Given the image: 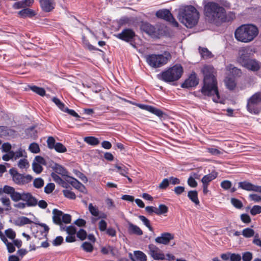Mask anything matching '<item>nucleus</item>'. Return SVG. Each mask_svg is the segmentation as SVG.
Wrapping results in <instances>:
<instances>
[{
  "label": "nucleus",
  "mask_w": 261,
  "mask_h": 261,
  "mask_svg": "<svg viewBox=\"0 0 261 261\" xmlns=\"http://www.w3.org/2000/svg\"><path fill=\"white\" fill-rule=\"evenodd\" d=\"M202 72L203 74V85L201 92L204 96H213V100L215 102H220L215 68L212 65H205Z\"/></svg>",
  "instance_id": "f257e3e1"
},
{
  "label": "nucleus",
  "mask_w": 261,
  "mask_h": 261,
  "mask_svg": "<svg viewBox=\"0 0 261 261\" xmlns=\"http://www.w3.org/2000/svg\"><path fill=\"white\" fill-rule=\"evenodd\" d=\"M204 14L206 21L217 25L227 20L224 8L214 2H208L204 6Z\"/></svg>",
  "instance_id": "f03ea898"
},
{
  "label": "nucleus",
  "mask_w": 261,
  "mask_h": 261,
  "mask_svg": "<svg viewBox=\"0 0 261 261\" xmlns=\"http://www.w3.org/2000/svg\"><path fill=\"white\" fill-rule=\"evenodd\" d=\"M177 17L180 22L187 28H192L197 24L199 14L194 7L191 5L186 6L179 8Z\"/></svg>",
  "instance_id": "7ed1b4c3"
},
{
  "label": "nucleus",
  "mask_w": 261,
  "mask_h": 261,
  "mask_svg": "<svg viewBox=\"0 0 261 261\" xmlns=\"http://www.w3.org/2000/svg\"><path fill=\"white\" fill-rule=\"evenodd\" d=\"M184 72L182 66L176 64L168 68L158 74L159 78L167 83L176 82L180 79Z\"/></svg>",
  "instance_id": "20e7f679"
},
{
  "label": "nucleus",
  "mask_w": 261,
  "mask_h": 261,
  "mask_svg": "<svg viewBox=\"0 0 261 261\" xmlns=\"http://www.w3.org/2000/svg\"><path fill=\"white\" fill-rule=\"evenodd\" d=\"M170 59L171 55L167 52H165L164 55L151 54L146 56V60L148 64L155 68L164 66Z\"/></svg>",
  "instance_id": "39448f33"
},
{
  "label": "nucleus",
  "mask_w": 261,
  "mask_h": 261,
  "mask_svg": "<svg viewBox=\"0 0 261 261\" xmlns=\"http://www.w3.org/2000/svg\"><path fill=\"white\" fill-rule=\"evenodd\" d=\"M9 173L12 177L13 181L18 185H24L30 182L33 177L30 175H24L18 172V171L14 169H10Z\"/></svg>",
  "instance_id": "423d86ee"
},
{
  "label": "nucleus",
  "mask_w": 261,
  "mask_h": 261,
  "mask_svg": "<svg viewBox=\"0 0 261 261\" xmlns=\"http://www.w3.org/2000/svg\"><path fill=\"white\" fill-rule=\"evenodd\" d=\"M260 102L261 92H256L248 100L247 105V110L251 113L258 114L259 110L257 106Z\"/></svg>",
  "instance_id": "0eeeda50"
},
{
  "label": "nucleus",
  "mask_w": 261,
  "mask_h": 261,
  "mask_svg": "<svg viewBox=\"0 0 261 261\" xmlns=\"http://www.w3.org/2000/svg\"><path fill=\"white\" fill-rule=\"evenodd\" d=\"M124 100L130 104L136 106L137 107H138V108H139L142 110L148 111V112H150L151 113L156 115V116H158L161 118L164 117L166 115V114L163 111H162L161 110L159 109H158L155 107H154L152 106L147 105H144V104H141V103H137L133 102L130 100H126V99H124Z\"/></svg>",
  "instance_id": "6e6552de"
},
{
  "label": "nucleus",
  "mask_w": 261,
  "mask_h": 261,
  "mask_svg": "<svg viewBox=\"0 0 261 261\" xmlns=\"http://www.w3.org/2000/svg\"><path fill=\"white\" fill-rule=\"evenodd\" d=\"M155 16L161 19L169 22L173 27H178V23L176 21L169 10L167 9L159 10L155 13Z\"/></svg>",
  "instance_id": "1a4fd4ad"
},
{
  "label": "nucleus",
  "mask_w": 261,
  "mask_h": 261,
  "mask_svg": "<svg viewBox=\"0 0 261 261\" xmlns=\"http://www.w3.org/2000/svg\"><path fill=\"white\" fill-rule=\"evenodd\" d=\"M3 191L5 194L10 195L11 199L14 202H18L20 200H22L23 193H20L16 191L14 188L12 187L5 185L3 187Z\"/></svg>",
  "instance_id": "9d476101"
},
{
  "label": "nucleus",
  "mask_w": 261,
  "mask_h": 261,
  "mask_svg": "<svg viewBox=\"0 0 261 261\" xmlns=\"http://www.w3.org/2000/svg\"><path fill=\"white\" fill-rule=\"evenodd\" d=\"M238 188L247 191H253L261 193V186L255 185L247 180L239 182Z\"/></svg>",
  "instance_id": "9b49d317"
},
{
  "label": "nucleus",
  "mask_w": 261,
  "mask_h": 261,
  "mask_svg": "<svg viewBox=\"0 0 261 261\" xmlns=\"http://www.w3.org/2000/svg\"><path fill=\"white\" fill-rule=\"evenodd\" d=\"M149 254L154 260H164L165 259V255L162 251L154 244L148 245Z\"/></svg>",
  "instance_id": "f8f14e48"
},
{
  "label": "nucleus",
  "mask_w": 261,
  "mask_h": 261,
  "mask_svg": "<svg viewBox=\"0 0 261 261\" xmlns=\"http://www.w3.org/2000/svg\"><path fill=\"white\" fill-rule=\"evenodd\" d=\"M249 50L248 48L242 47L239 50V56L237 61L243 67L249 61L250 58Z\"/></svg>",
  "instance_id": "ddd939ff"
},
{
  "label": "nucleus",
  "mask_w": 261,
  "mask_h": 261,
  "mask_svg": "<svg viewBox=\"0 0 261 261\" xmlns=\"http://www.w3.org/2000/svg\"><path fill=\"white\" fill-rule=\"evenodd\" d=\"M48 167L51 168L54 171V173L60 174L63 177H66L68 179V172L62 165L56 163L52 161H50Z\"/></svg>",
  "instance_id": "4468645a"
},
{
  "label": "nucleus",
  "mask_w": 261,
  "mask_h": 261,
  "mask_svg": "<svg viewBox=\"0 0 261 261\" xmlns=\"http://www.w3.org/2000/svg\"><path fill=\"white\" fill-rule=\"evenodd\" d=\"M199 83L195 72H192L189 77L181 84V87L184 88H189L196 86Z\"/></svg>",
  "instance_id": "2eb2a0df"
},
{
  "label": "nucleus",
  "mask_w": 261,
  "mask_h": 261,
  "mask_svg": "<svg viewBox=\"0 0 261 261\" xmlns=\"http://www.w3.org/2000/svg\"><path fill=\"white\" fill-rule=\"evenodd\" d=\"M243 67L248 70L257 72L261 69V62L255 59H250Z\"/></svg>",
  "instance_id": "dca6fc26"
},
{
  "label": "nucleus",
  "mask_w": 261,
  "mask_h": 261,
  "mask_svg": "<svg viewBox=\"0 0 261 261\" xmlns=\"http://www.w3.org/2000/svg\"><path fill=\"white\" fill-rule=\"evenodd\" d=\"M27 207H34L37 205L38 200L30 192H23L22 200Z\"/></svg>",
  "instance_id": "f3484780"
},
{
  "label": "nucleus",
  "mask_w": 261,
  "mask_h": 261,
  "mask_svg": "<svg viewBox=\"0 0 261 261\" xmlns=\"http://www.w3.org/2000/svg\"><path fill=\"white\" fill-rule=\"evenodd\" d=\"M234 33H258V30L254 24H245L238 27Z\"/></svg>",
  "instance_id": "a211bd4d"
},
{
  "label": "nucleus",
  "mask_w": 261,
  "mask_h": 261,
  "mask_svg": "<svg viewBox=\"0 0 261 261\" xmlns=\"http://www.w3.org/2000/svg\"><path fill=\"white\" fill-rule=\"evenodd\" d=\"M173 239L174 235L173 234L169 232H164L161 234L160 237L156 238L155 241L159 244L167 245Z\"/></svg>",
  "instance_id": "6ab92c4d"
},
{
  "label": "nucleus",
  "mask_w": 261,
  "mask_h": 261,
  "mask_svg": "<svg viewBox=\"0 0 261 261\" xmlns=\"http://www.w3.org/2000/svg\"><path fill=\"white\" fill-rule=\"evenodd\" d=\"M236 39L239 41L247 43L253 40L258 34H234Z\"/></svg>",
  "instance_id": "aec40b11"
},
{
  "label": "nucleus",
  "mask_w": 261,
  "mask_h": 261,
  "mask_svg": "<svg viewBox=\"0 0 261 261\" xmlns=\"http://www.w3.org/2000/svg\"><path fill=\"white\" fill-rule=\"evenodd\" d=\"M67 181L70 183L73 187L83 193H85L86 189L85 186L77 180L76 178L68 176V179H66Z\"/></svg>",
  "instance_id": "412c9836"
},
{
  "label": "nucleus",
  "mask_w": 261,
  "mask_h": 261,
  "mask_svg": "<svg viewBox=\"0 0 261 261\" xmlns=\"http://www.w3.org/2000/svg\"><path fill=\"white\" fill-rule=\"evenodd\" d=\"M40 6L45 12H50L54 8V0H39Z\"/></svg>",
  "instance_id": "4be33fe9"
},
{
  "label": "nucleus",
  "mask_w": 261,
  "mask_h": 261,
  "mask_svg": "<svg viewBox=\"0 0 261 261\" xmlns=\"http://www.w3.org/2000/svg\"><path fill=\"white\" fill-rule=\"evenodd\" d=\"M53 220L54 223L57 225H62V217L63 213L62 211L55 208L53 210Z\"/></svg>",
  "instance_id": "5701e85b"
},
{
  "label": "nucleus",
  "mask_w": 261,
  "mask_h": 261,
  "mask_svg": "<svg viewBox=\"0 0 261 261\" xmlns=\"http://www.w3.org/2000/svg\"><path fill=\"white\" fill-rule=\"evenodd\" d=\"M140 27L141 31L144 33L156 32V28L147 22H141Z\"/></svg>",
  "instance_id": "b1692460"
},
{
  "label": "nucleus",
  "mask_w": 261,
  "mask_h": 261,
  "mask_svg": "<svg viewBox=\"0 0 261 261\" xmlns=\"http://www.w3.org/2000/svg\"><path fill=\"white\" fill-rule=\"evenodd\" d=\"M82 44L83 47L88 50L91 51H101V50L96 48L92 44L90 43L88 40H87L85 36H83L82 37Z\"/></svg>",
  "instance_id": "393cba45"
},
{
  "label": "nucleus",
  "mask_w": 261,
  "mask_h": 261,
  "mask_svg": "<svg viewBox=\"0 0 261 261\" xmlns=\"http://www.w3.org/2000/svg\"><path fill=\"white\" fill-rule=\"evenodd\" d=\"M217 177V173L216 172H212L210 174L204 175L201 179L202 184L208 185L212 180L216 178Z\"/></svg>",
  "instance_id": "a878e982"
},
{
  "label": "nucleus",
  "mask_w": 261,
  "mask_h": 261,
  "mask_svg": "<svg viewBox=\"0 0 261 261\" xmlns=\"http://www.w3.org/2000/svg\"><path fill=\"white\" fill-rule=\"evenodd\" d=\"M128 231L130 234L141 236L143 234V231L138 226L131 223H128Z\"/></svg>",
  "instance_id": "bb28decb"
},
{
  "label": "nucleus",
  "mask_w": 261,
  "mask_h": 261,
  "mask_svg": "<svg viewBox=\"0 0 261 261\" xmlns=\"http://www.w3.org/2000/svg\"><path fill=\"white\" fill-rule=\"evenodd\" d=\"M18 14L23 18L32 17L36 15V12L32 9L25 8L18 12Z\"/></svg>",
  "instance_id": "cd10ccee"
},
{
  "label": "nucleus",
  "mask_w": 261,
  "mask_h": 261,
  "mask_svg": "<svg viewBox=\"0 0 261 261\" xmlns=\"http://www.w3.org/2000/svg\"><path fill=\"white\" fill-rule=\"evenodd\" d=\"M188 198L195 204L199 205L200 201L198 197V192L196 190H191L188 193Z\"/></svg>",
  "instance_id": "c85d7f7f"
},
{
  "label": "nucleus",
  "mask_w": 261,
  "mask_h": 261,
  "mask_svg": "<svg viewBox=\"0 0 261 261\" xmlns=\"http://www.w3.org/2000/svg\"><path fill=\"white\" fill-rule=\"evenodd\" d=\"M199 50L201 57L204 59H210L214 56L207 48L199 47Z\"/></svg>",
  "instance_id": "c756f323"
},
{
  "label": "nucleus",
  "mask_w": 261,
  "mask_h": 261,
  "mask_svg": "<svg viewBox=\"0 0 261 261\" xmlns=\"http://www.w3.org/2000/svg\"><path fill=\"white\" fill-rule=\"evenodd\" d=\"M33 223L29 218L26 217H21L15 221V224L18 226H22L26 224H30Z\"/></svg>",
  "instance_id": "7c9ffc66"
},
{
  "label": "nucleus",
  "mask_w": 261,
  "mask_h": 261,
  "mask_svg": "<svg viewBox=\"0 0 261 261\" xmlns=\"http://www.w3.org/2000/svg\"><path fill=\"white\" fill-rule=\"evenodd\" d=\"M25 134L28 138L35 139L37 138V132L35 129V126H31L26 129Z\"/></svg>",
  "instance_id": "2f4dec72"
},
{
  "label": "nucleus",
  "mask_w": 261,
  "mask_h": 261,
  "mask_svg": "<svg viewBox=\"0 0 261 261\" xmlns=\"http://www.w3.org/2000/svg\"><path fill=\"white\" fill-rule=\"evenodd\" d=\"M114 167L116 169L115 171L123 176H126V174L128 173V169L123 165L119 166L118 164H116L114 165Z\"/></svg>",
  "instance_id": "473e14b6"
},
{
  "label": "nucleus",
  "mask_w": 261,
  "mask_h": 261,
  "mask_svg": "<svg viewBox=\"0 0 261 261\" xmlns=\"http://www.w3.org/2000/svg\"><path fill=\"white\" fill-rule=\"evenodd\" d=\"M84 140L87 144L92 146L97 145L99 143L98 139L95 137H86L84 138Z\"/></svg>",
  "instance_id": "72a5a7b5"
},
{
  "label": "nucleus",
  "mask_w": 261,
  "mask_h": 261,
  "mask_svg": "<svg viewBox=\"0 0 261 261\" xmlns=\"http://www.w3.org/2000/svg\"><path fill=\"white\" fill-rule=\"evenodd\" d=\"M51 176L56 183L62 185L63 187H67V184L57 174L52 172L51 173Z\"/></svg>",
  "instance_id": "f704fd0d"
},
{
  "label": "nucleus",
  "mask_w": 261,
  "mask_h": 261,
  "mask_svg": "<svg viewBox=\"0 0 261 261\" xmlns=\"http://www.w3.org/2000/svg\"><path fill=\"white\" fill-rule=\"evenodd\" d=\"M135 35V34H114L116 37L130 43L132 38L131 35Z\"/></svg>",
  "instance_id": "c9c22d12"
},
{
  "label": "nucleus",
  "mask_w": 261,
  "mask_h": 261,
  "mask_svg": "<svg viewBox=\"0 0 261 261\" xmlns=\"http://www.w3.org/2000/svg\"><path fill=\"white\" fill-rule=\"evenodd\" d=\"M225 83L227 88L230 90H233L236 86L234 79L231 77H226L225 80Z\"/></svg>",
  "instance_id": "e433bc0d"
},
{
  "label": "nucleus",
  "mask_w": 261,
  "mask_h": 261,
  "mask_svg": "<svg viewBox=\"0 0 261 261\" xmlns=\"http://www.w3.org/2000/svg\"><path fill=\"white\" fill-rule=\"evenodd\" d=\"M30 89L34 92L41 96H43L45 95V90L43 88L37 87L36 86H30Z\"/></svg>",
  "instance_id": "4c0bfd02"
},
{
  "label": "nucleus",
  "mask_w": 261,
  "mask_h": 261,
  "mask_svg": "<svg viewBox=\"0 0 261 261\" xmlns=\"http://www.w3.org/2000/svg\"><path fill=\"white\" fill-rule=\"evenodd\" d=\"M168 212V207L165 204H161L159 206V208H156L155 214L157 215H161L165 214Z\"/></svg>",
  "instance_id": "58836bf2"
},
{
  "label": "nucleus",
  "mask_w": 261,
  "mask_h": 261,
  "mask_svg": "<svg viewBox=\"0 0 261 261\" xmlns=\"http://www.w3.org/2000/svg\"><path fill=\"white\" fill-rule=\"evenodd\" d=\"M132 39L130 41V44L134 47H136L137 45H140L142 43L141 39L135 34V35H131Z\"/></svg>",
  "instance_id": "ea45409f"
},
{
  "label": "nucleus",
  "mask_w": 261,
  "mask_h": 261,
  "mask_svg": "<svg viewBox=\"0 0 261 261\" xmlns=\"http://www.w3.org/2000/svg\"><path fill=\"white\" fill-rule=\"evenodd\" d=\"M89 211L91 214L94 217H98L99 215V211L97 207L94 206L90 203L88 206Z\"/></svg>",
  "instance_id": "a19ab883"
},
{
  "label": "nucleus",
  "mask_w": 261,
  "mask_h": 261,
  "mask_svg": "<svg viewBox=\"0 0 261 261\" xmlns=\"http://www.w3.org/2000/svg\"><path fill=\"white\" fill-rule=\"evenodd\" d=\"M254 231L250 228H246L242 230V235L247 238H251L254 235Z\"/></svg>",
  "instance_id": "79ce46f5"
},
{
  "label": "nucleus",
  "mask_w": 261,
  "mask_h": 261,
  "mask_svg": "<svg viewBox=\"0 0 261 261\" xmlns=\"http://www.w3.org/2000/svg\"><path fill=\"white\" fill-rule=\"evenodd\" d=\"M82 249L87 252H92L93 250V246L89 242H85L82 245Z\"/></svg>",
  "instance_id": "37998d69"
},
{
  "label": "nucleus",
  "mask_w": 261,
  "mask_h": 261,
  "mask_svg": "<svg viewBox=\"0 0 261 261\" xmlns=\"http://www.w3.org/2000/svg\"><path fill=\"white\" fill-rule=\"evenodd\" d=\"M29 166V163L26 159H20L18 163V167L21 169H27Z\"/></svg>",
  "instance_id": "c03bdc74"
},
{
  "label": "nucleus",
  "mask_w": 261,
  "mask_h": 261,
  "mask_svg": "<svg viewBox=\"0 0 261 261\" xmlns=\"http://www.w3.org/2000/svg\"><path fill=\"white\" fill-rule=\"evenodd\" d=\"M44 180L40 177L35 178L33 181V186L37 189L41 188L44 186Z\"/></svg>",
  "instance_id": "a18cd8bd"
},
{
  "label": "nucleus",
  "mask_w": 261,
  "mask_h": 261,
  "mask_svg": "<svg viewBox=\"0 0 261 261\" xmlns=\"http://www.w3.org/2000/svg\"><path fill=\"white\" fill-rule=\"evenodd\" d=\"M36 163H38L40 165H45L48 167L49 165V161L47 162L43 157L38 155L35 158Z\"/></svg>",
  "instance_id": "49530a36"
},
{
  "label": "nucleus",
  "mask_w": 261,
  "mask_h": 261,
  "mask_svg": "<svg viewBox=\"0 0 261 261\" xmlns=\"http://www.w3.org/2000/svg\"><path fill=\"white\" fill-rule=\"evenodd\" d=\"M54 149H55L57 152L60 153H64L67 151L66 147L60 142L56 143V146Z\"/></svg>",
  "instance_id": "de8ad7c7"
},
{
  "label": "nucleus",
  "mask_w": 261,
  "mask_h": 261,
  "mask_svg": "<svg viewBox=\"0 0 261 261\" xmlns=\"http://www.w3.org/2000/svg\"><path fill=\"white\" fill-rule=\"evenodd\" d=\"M76 237L81 241L85 240L87 237L86 231L83 229H80L76 232Z\"/></svg>",
  "instance_id": "09e8293b"
},
{
  "label": "nucleus",
  "mask_w": 261,
  "mask_h": 261,
  "mask_svg": "<svg viewBox=\"0 0 261 261\" xmlns=\"http://www.w3.org/2000/svg\"><path fill=\"white\" fill-rule=\"evenodd\" d=\"M139 218L141 220L144 224L149 229L150 231H153V228L150 225L149 220L147 219L145 216L140 215L139 216Z\"/></svg>",
  "instance_id": "8fccbe9b"
},
{
  "label": "nucleus",
  "mask_w": 261,
  "mask_h": 261,
  "mask_svg": "<svg viewBox=\"0 0 261 261\" xmlns=\"http://www.w3.org/2000/svg\"><path fill=\"white\" fill-rule=\"evenodd\" d=\"M29 150L31 152L37 153L40 152V148L38 144L36 143H32L29 146Z\"/></svg>",
  "instance_id": "3c124183"
},
{
  "label": "nucleus",
  "mask_w": 261,
  "mask_h": 261,
  "mask_svg": "<svg viewBox=\"0 0 261 261\" xmlns=\"http://www.w3.org/2000/svg\"><path fill=\"white\" fill-rule=\"evenodd\" d=\"M135 255L136 258L141 261H146L147 260V257L146 255L141 251H135Z\"/></svg>",
  "instance_id": "603ef678"
},
{
  "label": "nucleus",
  "mask_w": 261,
  "mask_h": 261,
  "mask_svg": "<svg viewBox=\"0 0 261 261\" xmlns=\"http://www.w3.org/2000/svg\"><path fill=\"white\" fill-rule=\"evenodd\" d=\"M231 203L235 207L238 209L241 208L243 206L242 201L235 198L231 199Z\"/></svg>",
  "instance_id": "864d4df0"
},
{
  "label": "nucleus",
  "mask_w": 261,
  "mask_h": 261,
  "mask_svg": "<svg viewBox=\"0 0 261 261\" xmlns=\"http://www.w3.org/2000/svg\"><path fill=\"white\" fill-rule=\"evenodd\" d=\"M63 193L65 197L70 199H75L76 198L74 193L70 190H64Z\"/></svg>",
  "instance_id": "5fc2aeb1"
},
{
  "label": "nucleus",
  "mask_w": 261,
  "mask_h": 261,
  "mask_svg": "<svg viewBox=\"0 0 261 261\" xmlns=\"http://www.w3.org/2000/svg\"><path fill=\"white\" fill-rule=\"evenodd\" d=\"M32 168L33 171L37 174L40 173L43 170L41 165L36 163L35 162L32 164Z\"/></svg>",
  "instance_id": "6e6d98bb"
},
{
  "label": "nucleus",
  "mask_w": 261,
  "mask_h": 261,
  "mask_svg": "<svg viewBox=\"0 0 261 261\" xmlns=\"http://www.w3.org/2000/svg\"><path fill=\"white\" fill-rule=\"evenodd\" d=\"M53 101L58 107V108L62 111L65 108V105L58 98L53 97Z\"/></svg>",
  "instance_id": "4d7b16f0"
},
{
  "label": "nucleus",
  "mask_w": 261,
  "mask_h": 261,
  "mask_svg": "<svg viewBox=\"0 0 261 261\" xmlns=\"http://www.w3.org/2000/svg\"><path fill=\"white\" fill-rule=\"evenodd\" d=\"M56 141H55V139L54 137H49L48 138H47V146L50 149H53L55 148V146H56Z\"/></svg>",
  "instance_id": "13d9d810"
},
{
  "label": "nucleus",
  "mask_w": 261,
  "mask_h": 261,
  "mask_svg": "<svg viewBox=\"0 0 261 261\" xmlns=\"http://www.w3.org/2000/svg\"><path fill=\"white\" fill-rule=\"evenodd\" d=\"M55 188V185L54 183H48L44 187V192L46 194L51 193Z\"/></svg>",
  "instance_id": "bf43d9fd"
},
{
  "label": "nucleus",
  "mask_w": 261,
  "mask_h": 261,
  "mask_svg": "<svg viewBox=\"0 0 261 261\" xmlns=\"http://www.w3.org/2000/svg\"><path fill=\"white\" fill-rule=\"evenodd\" d=\"M232 186V183L228 180H225L221 182V187L225 190H227L231 188Z\"/></svg>",
  "instance_id": "052dcab7"
},
{
  "label": "nucleus",
  "mask_w": 261,
  "mask_h": 261,
  "mask_svg": "<svg viewBox=\"0 0 261 261\" xmlns=\"http://www.w3.org/2000/svg\"><path fill=\"white\" fill-rule=\"evenodd\" d=\"M250 214L252 216L261 213V206L259 205H254L250 210Z\"/></svg>",
  "instance_id": "680f3d73"
},
{
  "label": "nucleus",
  "mask_w": 261,
  "mask_h": 261,
  "mask_svg": "<svg viewBox=\"0 0 261 261\" xmlns=\"http://www.w3.org/2000/svg\"><path fill=\"white\" fill-rule=\"evenodd\" d=\"M15 159H18L20 157H27V153L24 150L19 148L18 150L15 152Z\"/></svg>",
  "instance_id": "e2e57ef3"
},
{
  "label": "nucleus",
  "mask_w": 261,
  "mask_h": 261,
  "mask_svg": "<svg viewBox=\"0 0 261 261\" xmlns=\"http://www.w3.org/2000/svg\"><path fill=\"white\" fill-rule=\"evenodd\" d=\"M252 259V253L247 251L243 253L242 259L243 261H251Z\"/></svg>",
  "instance_id": "0e129e2a"
},
{
  "label": "nucleus",
  "mask_w": 261,
  "mask_h": 261,
  "mask_svg": "<svg viewBox=\"0 0 261 261\" xmlns=\"http://www.w3.org/2000/svg\"><path fill=\"white\" fill-rule=\"evenodd\" d=\"M5 234L6 236L10 239H14L16 237V233L12 229L9 228L5 230Z\"/></svg>",
  "instance_id": "69168bd1"
},
{
  "label": "nucleus",
  "mask_w": 261,
  "mask_h": 261,
  "mask_svg": "<svg viewBox=\"0 0 261 261\" xmlns=\"http://www.w3.org/2000/svg\"><path fill=\"white\" fill-rule=\"evenodd\" d=\"M169 185V181L168 178H164L162 181L159 184V188L160 189H166Z\"/></svg>",
  "instance_id": "338daca9"
},
{
  "label": "nucleus",
  "mask_w": 261,
  "mask_h": 261,
  "mask_svg": "<svg viewBox=\"0 0 261 261\" xmlns=\"http://www.w3.org/2000/svg\"><path fill=\"white\" fill-rule=\"evenodd\" d=\"M66 231L69 235L74 236L76 232V229L74 226L70 225L67 227Z\"/></svg>",
  "instance_id": "774afa93"
}]
</instances>
